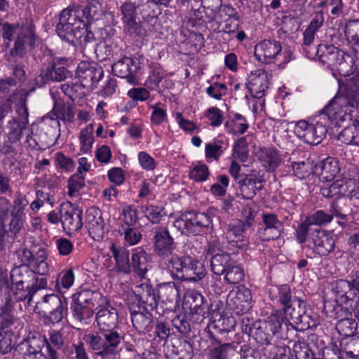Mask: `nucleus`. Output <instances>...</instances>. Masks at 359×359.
I'll use <instances>...</instances> for the list:
<instances>
[{
  "mask_svg": "<svg viewBox=\"0 0 359 359\" xmlns=\"http://www.w3.org/2000/svg\"><path fill=\"white\" fill-rule=\"evenodd\" d=\"M96 322L100 332L85 334L83 339L97 356L106 358L116 355L123 348L137 352L140 339L118 328V314L115 308L110 305L100 308L96 313Z\"/></svg>",
  "mask_w": 359,
  "mask_h": 359,
  "instance_id": "f257e3e1",
  "label": "nucleus"
},
{
  "mask_svg": "<svg viewBox=\"0 0 359 359\" xmlns=\"http://www.w3.org/2000/svg\"><path fill=\"white\" fill-rule=\"evenodd\" d=\"M2 37L8 42L15 40L10 55L20 58L24 57L27 52L34 49L38 41L35 26L31 20H26L21 25L4 23L2 27ZM8 46L9 43L7 44V46Z\"/></svg>",
  "mask_w": 359,
  "mask_h": 359,
  "instance_id": "f03ea898",
  "label": "nucleus"
},
{
  "mask_svg": "<svg viewBox=\"0 0 359 359\" xmlns=\"http://www.w3.org/2000/svg\"><path fill=\"white\" fill-rule=\"evenodd\" d=\"M104 302L102 294L97 290H83L72 296L70 309L74 319L88 324L94 314V309Z\"/></svg>",
  "mask_w": 359,
  "mask_h": 359,
  "instance_id": "7ed1b4c3",
  "label": "nucleus"
},
{
  "mask_svg": "<svg viewBox=\"0 0 359 359\" xmlns=\"http://www.w3.org/2000/svg\"><path fill=\"white\" fill-rule=\"evenodd\" d=\"M167 266L172 276L181 280L197 281L205 275V269L198 260L189 256L172 255L168 258Z\"/></svg>",
  "mask_w": 359,
  "mask_h": 359,
  "instance_id": "20e7f679",
  "label": "nucleus"
},
{
  "mask_svg": "<svg viewBox=\"0 0 359 359\" xmlns=\"http://www.w3.org/2000/svg\"><path fill=\"white\" fill-rule=\"evenodd\" d=\"M11 203L6 198H0V250L11 245L21 235L23 218L8 214Z\"/></svg>",
  "mask_w": 359,
  "mask_h": 359,
  "instance_id": "39448f33",
  "label": "nucleus"
},
{
  "mask_svg": "<svg viewBox=\"0 0 359 359\" xmlns=\"http://www.w3.org/2000/svg\"><path fill=\"white\" fill-rule=\"evenodd\" d=\"M284 323V316L281 311H276L266 320L254 322L252 337L257 343L273 346L276 335L278 334Z\"/></svg>",
  "mask_w": 359,
  "mask_h": 359,
  "instance_id": "423d86ee",
  "label": "nucleus"
},
{
  "mask_svg": "<svg viewBox=\"0 0 359 359\" xmlns=\"http://www.w3.org/2000/svg\"><path fill=\"white\" fill-rule=\"evenodd\" d=\"M77 12L76 8L70 7L64 9L60 14L59 22L56 26L57 35L71 44H74L75 38H80L79 29L85 23Z\"/></svg>",
  "mask_w": 359,
  "mask_h": 359,
  "instance_id": "0eeeda50",
  "label": "nucleus"
},
{
  "mask_svg": "<svg viewBox=\"0 0 359 359\" xmlns=\"http://www.w3.org/2000/svg\"><path fill=\"white\" fill-rule=\"evenodd\" d=\"M211 223L210 217L204 212L187 211L175 219L173 225L182 234L196 235L203 228H208Z\"/></svg>",
  "mask_w": 359,
  "mask_h": 359,
  "instance_id": "6e6552de",
  "label": "nucleus"
},
{
  "mask_svg": "<svg viewBox=\"0 0 359 359\" xmlns=\"http://www.w3.org/2000/svg\"><path fill=\"white\" fill-rule=\"evenodd\" d=\"M348 107H351V106L347 103L340 104L338 100V95H336L320 111V119L327 118L331 122V124L335 126H346V123L353 121L352 120Z\"/></svg>",
  "mask_w": 359,
  "mask_h": 359,
  "instance_id": "1a4fd4ad",
  "label": "nucleus"
},
{
  "mask_svg": "<svg viewBox=\"0 0 359 359\" xmlns=\"http://www.w3.org/2000/svg\"><path fill=\"white\" fill-rule=\"evenodd\" d=\"M327 127L322 121L309 124L304 120L297 122L294 133L298 138L309 144L317 145L322 142L327 133Z\"/></svg>",
  "mask_w": 359,
  "mask_h": 359,
  "instance_id": "9d476101",
  "label": "nucleus"
},
{
  "mask_svg": "<svg viewBox=\"0 0 359 359\" xmlns=\"http://www.w3.org/2000/svg\"><path fill=\"white\" fill-rule=\"evenodd\" d=\"M151 235L153 249L156 255L162 259H168L170 257L175 249V243L167 227L156 226L151 229Z\"/></svg>",
  "mask_w": 359,
  "mask_h": 359,
  "instance_id": "9b49d317",
  "label": "nucleus"
},
{
  "mask_svg": "<svg viewBox=\"0 0 359 359\" xmlns=\"http://www.w3.org/2000/svg\"><path fill=\"white\" fill-rule=\"evenodd\" d=\"M76 76L84 88L94 90L103 78L104 70L95 62L81 61L77 66Z\"/></svg>",
  "mask_w": 359,
  "mask_h": 359,
  "instance_id": "f8f14e48",
  "label": "nucleus"
},
{
  "mask_svg": "<svg viewBox=\"0 0 359 359\" xmlns=\"http://www.w3.org/2000/svg\"><path fill=\"white\" fill-rule=\"evenodd\" d=\"M68 60L65 57L55 58L47 67L41 69L36 81L41 83L49 81H62L70 76V72L67 69Z\"/></svg>",
  "mask_w": 359,
  "mask_h": 359,
  "instance_id": "ddd939ff",
  "label": "nucleus"
},
{
  "mask_svg": "<svg viewBox=\"0 0 359 359\" xmlns=\"http://www.w3.org/2000/svg\"><path fill=\"white\" fill-rule=\"evenodd\" d=\"M135 306L141 309L154 310L158 304L157 292L151 285L144 283L135 286L133 295L128 299Z\"/></svg>",
  "mask_w": 359,
  "mask_h": 359,
  "instance_id": "4468645a",
  "label": "nucleus"
},
{
  "mask_svg": "<svg viewBox=\"0 0 359 359\" xmlns=\"http://www.w3.org/2000/svg\"><path fill=\"white\" fill-rule=\"evenodd\" d=\"M16 254L20 259V264H29V266L36 270L38 275L45 276L48 273L49 267L46 262L48 254L46 248H39L35 254L27 248H20Z\"/></svg>",
  "mask_w": 359,
  "mask_h": 359,
  "instance_id": "2eb2a0df",
  "label": "nucleus"
},
{
  "mask_svg": "<svg viewBox=\"0 0 359 359\" xmlns=\"http://www.w3.org/2000/svg\"><path fill=\"white\" fill-rule=\"evenodd\" d=\"M309 58L318 60L327 68L332 69L336 65L339 55H341L342 50L332 44L320 43L313 46L311 51H308Z\"/></svg>",
  "mask_w": 359,
  "mask_h": 359,
  "instance_id": "dca6fc26",
  "label": "nucleus"
},
{
  "mask_svg": "<svg viewBox=\"0 0 359 359\" xmlns=\"http://www.w3.org/2000/svg\"><path fill=\"white\" fill-rule=\"evenodd\" d=\"M264 226L259 228L257 233L263 241L278 239L283 231V223L273 213H263Z\"/></svg>",
  "mask_w": 359,
  "mask_h": 359,
  "instance_id": "f3484780",
  "label": "nucleus"
},
{
  "mask_svg": "<svg viewBox=\"0 0 359 359\" xmlns=\"http://www.w3.org/2000/svg\"><path fill=\"white\" fill-rule=\"evenodd\" d=\"M252 294L245 286L232 290L227 296L226 303L229 308L237 314L244 313L251 308Z\"/></svg>",
  "mask_w": 359,
  "mask_h": 359,
  "instance_id": "a211bd4d",
  "label": "nucleus"
},
{
  "mask_svg": "<svg viewBox=\"0 0 359 359\" xmlns=\"http://www.w3.org/2000/svg\"><path fill=\"white\" fill-rule=\"evenodd\" d=\"M264 182V176L260 175L256 170L245 174L243 180H241L238 184L242 198L248 200L252 199L257 191L263 189Z\"/></svg>",
  "mask_w": 359,
  "mask_h": 359,
  "instance_id": "6ab92c4d",
  "label": "nucleus"
},
{
  "mask_svg": "<svg viewBox=\"0 0 359 359\" xmlns=\"http://www.w3.org/2000/svg\"><path fill=\"white\" fill-rule=\"evenodd\" d=\"M111 69L116 76L126 79L128 83L135 84L137 83L135 75L140 69V62L138 59L123 56L112 65Z\"/></svg>",
  "mask_w": 359,
  "mask_h": 359,
  "instance_id": "aec40b11",
  "label": "nucleus"
},
{
  "mask_svg": "<svg viewBox=\"0 0 359 359\" xmlns=\"http://www.w3.org/2000/svg\"><path fill=\"white\" fill-rule=\"evenodd\" d=\"M359 74H353V76L346 79L344 87H340L338 100L340 104L347 103L352 108L359 105Z\"/></svg>",
  "mask_w": 359,
  "mask_h": 359,
  "instance_id": "412c9836",
  "label": "nucleus"
},
{
  "mask_svg": "<svg viewBox=\"0 0 359 359\" xmlns=\"http://www.w3.org/2000/svg\"><path fill=\"white\" fill-rule=\"evenodd\" d=\"M37 271L29 264H24L15 266L11 271L12 283L24 284L27 287L39 285L40 278L37 276Z\"/></svg>",
  "mask_w": 359,
  "mask_h": 359,
  "instance_id": "4be33fe9",
  "label": "nucleus"
},
{
  "mask_svg": "<svg viewBox=\"0 0 359 359\" xmlns=\"http://www.w3.org/2000/svg\"><path fill=\"white\" fill-rule=\"evenodd\" d=\"M282 46L280 42L271 39H264L255 46V55L258 60L270 64L280 53Z\"/></svg>",
  "mask_w": 359,
  "mask_h": 359,
  "instance_id": "5701e85b",
  "label": "nucleus"
},
{
  "mask_svg": "<svg viewBox=\"0 0 359 359\" xmlns=\"http://www.w3.org/2000/svg\"><path fill=\"white\" fill-rule=\"evenodd\" d=\"M83 211L79 207L69 203L62 205V226L65 230L76 231L83 226Z\"/></svg>",
  "mask_w": 359,
  "mask_h": 359,
  "instance_id": "b1692460",
  "label": "nucleus"
},
{
  "mask_svg": "<svg viewBox=\"0 0 359 359\" xmlns=\"http://www.w3.org/2000/svg\"><path fill=\"white\" fill-rule=\"evenodd\" d=\"M133 326L140 332H149L151 329L153 316L149 309L136 308L135 304L128 302Z\"/></svg>",
  "mask_w": 359,
  "mask_h": 359,
  "instance_id": "393cba45",
  "label": "nucleus"
},
{
  "mask_svg": "<svg viewBox=\"0 0 359 359\" xmlns=\"http://www.w3.org/2000/svg\"><path fill=\"white\" fill-rule=\"evenodd\" d=\"M168 346L170 359H192L194 355L192 344L182 337H171Z\"/></svg>",
  "mask_w": 359,
  "mask_h": 359,
  "instance_id": "a878e982",
  "label": "nucleus"
},
{
  "mask_svg": "<svg viewBox=\"0 0 359 359\" xmlns=\"http://www.w3.org/2000/svg\"><path fill=\"white\" fill-rule=\"evenodd\" d=\"M313 233L316 234L313 237L314 252L321 257L327 256L334 250L336 238L332 234L320 229H315Z\"/></svg>",
  "mask_w": 359,
  "mask_h": 359,
  "instance_id": "bb28decb",
  "label": "nucleus"
},
{
  "mask_svg": "<svg viewBox=\"0 0 359 359\" xmlns=\"http://www.w3.org/2000/svg\"><path fill=\"white\" fill-rule=\"evenodd\" d=\"M253 97L260 99L265 96L269 87L268 76L264 70L258 69L252 72L246 84Z\"/></svg>",
  "mask_w": 359,
  "mask_h": 359,
  "instance_id": "cd10ccee",
  "label": "nucleus"
},
{
  "mask_svg": "<svg viewBox=\"0 0 359 359\" xmlns=\"http://www.w3.org/2000/svg\"><path fill=\"white\" fill-rule=\"evenodd\" d=\"M47 285L46 278H40L39 285L27 287L26 285L18 283H12L11 290L16 301L22 302L27 300L29 304L32 301L33 296L39 290L44 289Z\"/></svg>",
  "mask_w": 359,
  "mask_h": 359,
  "instance_id": "c85d7f7f",
  "label": "nucleus"
},
{
  "mask_svg": "<svg viewBox=\"0 0 359 359\" xmlns=\"http://www.w3.org/2000/svg\"><path fill=\"white\" fill-rule=\"evenodd\" d=\"M214 244L212 243L210 245L209 252L208 254L211 255L210 258V267L211 271L213 272L215 275L222 276L223 273H225V271L230 267L232 262H234L231 255L226 252L222 253H214V250L212 249V245Z\"/></svg>",
  "mask_w": 359,
  "mask_h": 359,
  "instance_id": "c756f323",
  "label": "nucleus"
},
{
  "mask_svg": "<svg viewBox=\"0 0 359 359\" xmlns=\"http://www.w3.org/2000/svg\"><path fill=\"white\" fill-rule=\"evenodd\" d=\"M110 250L116 262L117 271L126 275L130 274L132 271L130 251L125 247L116 246L114 244L111 245Z\"/></svg>",
  "mask_w": 359,
  "mask_h": 359,
  "instance_id": "7c9ffc66",
  "label": "nucleus"
},
{
  "mask_svg": "<svg viewBox=\"0 0 359 359\" xmlns=\"http://www.w3.org/2000/svg\"><path fill=\"white\" fill-rule=\"evenodd\" d=\"M149 257L147 252L142 248H137L132 251L131 269L136 273L140 278H144L149 270Z\"/></svg>",
  "mask_w": 359,
  "mask_h": 359,
  "instance_id": "2f4dec72",
  "label": "nucleus"
},
{
  "mask_svg": "<svg viewBox=\"0 0 359 359\" xmlns=\"http://www.w3.org/2000/svg\"><path fill=\"white\" fill-rule=\"evenodd\" d=\"M307 307V304L302 299H294L293 304L288 305L283 308L284 322L285 325H290L292 327L297 322L299 321V318L302 315V313Z\"/></svg>",
  "mask_w": 359,
  "mask_h": 359,
  "instance_id": "473e14b6",
  "label": "nucleus"
},
{
  "mask_svg": "<svg viewBox=\"0 0 359 359\" xmlns=\"http://www.w3.org/2000/svg\"><path fill=\"white\" fill-rule=\"evenodd\" d=\"M331 290L335 295V302L341 304H346L353 300L348 280L339 279L330 284Z\"/></svg>",
  "mask_w": 359,
  "mask_h": 359,
  "instance_id": "72a5a7b5",
  "label": "nucleus"
},
{
  "mask_svg": "<svg viewBox=\"0 0 359 359\" xmlns=\"http://www.w3.org/2000/svg\"><path fill=\"white\" fill-rule=\"evenodd\" d=\"M320 178L322 181L331 182L340 172L339 162L337 159L328 157L320 165Z\"/></svg>",
  "mask_w": 359,
  "mask_h": 359,
  "instance_id": "f704fd0d",
  "label": "nucleus"
},
{
  "mask_svg": "<svg viewBox=\"0 0 359 359\" xmlns=\"http://www.w3.org/2000/svg\"><path fill=\"white\" fill-rule=\"evenodd\" d=\"M320 323L318 316L307 307L299 318V321L295 323L293 328L297 331H306L309 329L316 327Z\"/></svg>",
  "mask_w": 359,
  "mask_h": 359,
  "instance_id": "c9c22d12",
  "label": "nucleus"
},
{
  "mask_svg": "<svg viewBox=\"0 0 359 359\" xmlns=\"http://www.w3.org/2000/svg\"><path fill=\"white\" fill-rule=\"evenodd\" d=\"M158 301L163 303L177 302L179 298V290L174 282L163 283L158 285Z\"/></svg>",
  "mask_w": 359,
  "mask_h": 359,
  "instance_id": "e433bc0d",
  "label": "nucleus"
},
{
  "mask_svg": "<svg viewBox=\"0 0 359 359\" xmlns=\"http://www.w3.org/2000/svg\"><path fill=\"white\" fill-rule=\"evenodd\" d=\"M338 140L346 144H354L357 146L359 140V122L357 119L353 120L351 125L344 126V128L339 133Z\"/></svg>",
  "mask_w": 359,
  "mask_h": 359,
  "instance_id": "4c0bfd02",
  "label": "nucleus"
},
{
  "mask_svg": "<svg viewBox=\"0 0 359 359\" xmlns=\"http://www.w3.org/2000/svg\"><path fill=\"white\" fill-rule=\"evenodd\" d=\"M346 177L335 180L332 184H327L321 187L320 193L326 198H331L338 194L347 193Z\"/></svg>",
  "mask_w": 359,
  "mask_h": 359,
  "instance_id": "58836bf2",
  "label": "nucleus"
},
{
  "mask_svg": "<svg viewBox=\"0 0 359 359\" xmlns=\"http://www.w3.org/2000/svg\"><path fill=\"white\" fill-rule=\"evenodd\" d=\"M260 158L269 171H274L280 164L281 158L274 148H263L260 150Z\"/></svg>",
  "mask_w": 359,
  "mask_h": 359,
  "instance_id": "ea45409f",
  "label": "nucleus"
},
{
  "mask_svg": "<svg viewBox=\"0 0 359 359\" xmlns=\"http://www.w3.org/2000/svg\"><path fill=\"white\" fill-rule=\"evenodd\" d=\"M336 69L340 75L343 76H348L353 74L355 67L354 65L353 57L342 50L341 55H339L336 65L332 69Z\"/></svg>",
  "mask_w": 359,
  "mask_h": 359,
  "instance_id": "a19ab883",
  "label": "nucleus"
},
{
  "mask_svg": "<svg viewBox=\"0 0 359 359\" xmlns=\"http://www.w3.org/2000/svg\"><path fill=\"white\" fill-rule=\"evenodd\" d=\"M43 301L46 303V309L49 312H67V299L63 296L60 297L54 294L46 295Z\"/></svg>",
  "mask_w": 359,
  "mask_h": 359,
  "instance_id": "79ce46f5",
  "label": "nucleus"
},
{
  "mask_svg": "<svg viewBox=\"0 0 359 359\" xmlns=\"http://www.w3.org/2000/svg\"><path fill=\"white\" fill-rule=\"evenodd\" d=\"M330 212L332 214L333 217H336L341 220H347L348 215L351 212L350 204L344 198H336L330 205Z\"/></svg>",
  "mask_w": 359,
  "mask_h": 359,
  "instance_id": "37998d69",
  "label": "nucleus"
},
{
  "mask_svg": "<svg viewBox=\"0 0 359 359\" xmlns=\"http://www.w3.org/2000/svg\"><path fill=\"white\" fill-rule=\"evenodd\" d=\"M82 13L83 17L88 20L87 23H90L91 21L98 20L102 16L104 11L102 4L97 0H88L82 9Z\"/></svg>",
  "mask_w": 359,
  "mask_h": 359,
  "instance_id": "c03bdc74",
  "label": "nucleus"
},
{
  "mask_svg": "<svg viewBox=\"0 0 359 359\" xmlns=\"http://www.w3.org/2000/svg\"><path fill=\"white\" fill-rule=\"evenodd\" d=\"M234 12V9L231 6H224L220 8L219 11L215 14V18H221L222 13H224L229 15V18L225 20L224 28L222 30L219 29L217 27V30L215 29L217 33H223L226 35H229L231 33H235L238 30V24L233 20L231 16L233 15Z\"/></svg>",
  "mask_w": 359,
  "mask_h": 359,
  "instance_id": "a18cd8bd",
  "label": "nucleus"
},
{
  "mask_svg": "<svg viewBox=\"0 0 359 359\" xmlns=\"http://www.w3.org/2000/svg\"><path fill=\"white\" fill-rule=\"evenodd\" d=\"M224 281L230 285L238 284L245 277L244 270L236 261L232 262L230 267L223 273Z\"/></svg>",
  "mask_w": 359,
  "mask_h": 359,
  "instance_id": "49530a36",
  "label": "nucleus"
},
{
  "mask_svg": "<svg viewBox=\"0 0 359 359\" xmlns=\"http://www.w3.org/2000/svg\"><path fill=\"white\" fill-rule=\"evenodd\" d=\"M228 147V142L222 140H215L205 145V154L207 158L218 161L220 156Z\"/></svg>",
  "mask_w": 359,
  "mask_h": 359,
  "instance_id": "de8ad7c7",
  "label": "nucleus"
},
{
  "mask_svg": "<svg viewBox=\"0 0 359 359\" xmlns=\"http://www.w3.org/2000/svg\"><path fill=\"white\" fill-rule=\"evenodd\" d=\"M18 323V319L15 317L11 311L8 308L4 309L0 314V331L5 334L10 333L12 330L16 329V324Z\"/></svg>",
  "mask_w": 359,
  "mask_h": 359,
  "instance_id": "09e8293b",
  "label": "nucleus"
},
{
  "mask_svg": "<svg viewBox=\"0 0 359 359\" xmlns=\"http://www.w3.org/2000/svg\"><path fill=\"white\" fill-rule=\"evenodd\" d=\"M358 327L357 322L353 318H343L338 321L336 329L340 335L345 337V339L354 337L355 332Z\"/></svg>",
  "mask_w": 359,
  "mask_h": 359,
  "instance_id": "8fccbe9b",
  "label": "nucleus"
},
{
  "mask_svg": "<svg viewBox=\"0 0 359 359\" xmlns=\"http://www.w3.org/2000/svg\"><path fill=\"white\" fill-rule=\"evenodd\" d=\"M341 348L347 357L359 359V336L342 339Z\"/></svg>",
  "mask_w": 359,
  "mask_h": 359,
  "instance_id": "3c124183",
  "label": "nucleus"
},
{
  "mask_svg": "<svg viewBox=\"0 0 359 359\" xmlns=\"http://www.w3.org/2000/svg\"><path fill=\"white\" fill-rule=\"evenodd\" d=\"M47 339L42 337L39 334L29 336L25 342L22 344L27 347V351L25 353H43L41 352L42 348L46 345Z\"/></svg>",
  "mask_w": 359,
  "mask_h": 359,
  "instance_id": "603ef678",
  "label": "nucleus"
},
{
  "mask_svg": "<svg viewBox=\"0 0 359 359\" xmlns=\"http://www.w3.org/2000/svg\"><path fill=\"white\" fill-rule=\"evenodd\" d=\"M149 26L148 22L143 23L137 22L136 19L130 20L124 23V27L126 32L131 36H142L147 34V28Z\"/></svg>",
  "mask_w": 359,
  "mask_h": 359,
  "instance_id": "864d4df0",
  "label": "nucleus"
},
{
  "mask_svg": "<svg viewBox=\"0 0 359 359\" xmlns=\"http://www.w3.org/2000/svg\"><path fill=\"white\" fill-rule=\"evenodd\" d=\"M185 302L192 312L200 313L203 310V297L198 292L193 291L187 294Z\"/></svg>",
  "mask_w": 359,
  "mask_h": 359,
  "instance_id": "5fc2aeb1",
  "label": "nucleus"
},
{
  "mask_svg": "<svg viewBox=\"0 0 359 359\" xmlns=\"http://www.w3.org/2000/svg\"><path fill=\"white\" fill-rule=\"evenodd\" d=\"M93 125L86 127L80 132L79 140L81 142V150L83 152H88L90 150L94 142Z\"/></svg>",
  "mask_w": 359,
  "mask_h": 359,
  "instance_id": "6e6d98bb",
  "label": "nucleus"
},
{
  "mask_svg": "<svg viewBox=\"0 0 359 359\" xmlns=\"http://www.w3.org/2000/svg\"><path fill=\"white\" fill-rule=\"evenodd\" d=\"M278 302L284 307L293 304L294 299H299L300 297L292 296L290 287L287 285H281L278 288Z\"/></svg>",
  "mask_w": 359,
  "mask_h": 359,
  "instance_id": "4d7b16f0",
  "label": "nucleus"
},
{
  "mask_svg": "<svg viewBox=\"0 0 359 359\" xmlns=\"http://www.w3.org/2000/svg\"><path fill=\"white\" fill-rule=\"evenodd\" d=\"M210 350V359H229L228 355L230 351H234V346L231 343L221 344Z\"/></svg>",
  "mask_w": 359,
  "mask_h": 359,
  "instance_id": "13d9d810",
  "label": "nucleus"
},
{
  "mask_svg": "<svg viewBox=\"0 0 359 359\" xmlns=\"http://www.w3.org/2000/svg\"><path fill=\"white\" fill-rule=\"evenodd\" d=\"M119 232L124 235L125 241L130 245L137 244L142 238L140 231L134 227H126L121 225Z\"/></svg>",
  "mask_w": 359,
  "mask_h": 359,
  "instance_id": "bf43d9fd",
  "label": "nucleus"
},
{
  "mask_svg": "<svg viewBox=\"0 0 359 359\" xmlns=\"http://www.w3.org/2000/svg\"><path fill=\"white\" fill-rule=\"evenodd\" d=\"M233 157L245 162L248 157V144L245 137L239 138L233 144Z\"/></svg>",
  "mask_w": 359,
  "mask_h": 359,
  "instance_id": "052dcab7",
  "label": "nucleus"
},
{
  "mask_svg": "<svg viewBox=\"0 0 359 359\" xmlns=\"http://www.w3.org/2000/svg\"><path fill=\"white\" fill-rule=\"evenodd\" d=\"M144 212L147 218L153 224H158L165 215L163 207L154 205H147Z\"/></svg>",
  "mask_w": 359,
  "mask_h": 359,
  "instance_id": "680f3d73",
  "label": "nucleus"
},
{
  "mask_svg": "<svg viewBox=\"0 0 359 359\" xmlns=\"http://www.w3.org/2000/svg\"><path fill=\"white\" fill-rule=\"evenodd\" d=\"M85 187V178L81 173L76 172L68 180L69 195L74 196L76 192L79 191Z\"/></svg>",
  "mask_w": 359,
  "mask_h": 359,
  "instance_id": "e2e57ef3",
  "label": "nucleus"
},
{
  "mask_svg": "<svg viewBox=\"0 0 359 359\" xmlns=\"http://www.w3.org/2000/svg\"><path fill=\"white\" fill-rule=\"evenodd\" d=\"M345 36L349 43L359 40V20H352L346 22Z\"/></svg>",
  "mask_w": 359,
  "mask_h": 359,
  "instance_id": "0e129e2a",
  "label": "nucleus"
},
{
  "mask_svg": "<svg viewBox=\"0 0 359 359\" xmlns=\"http://www.w3.org/2000/svg\"><path fill=\"white\" fill-rule=\"evenodd\" d=\"M154 335L159 341H163L164 344L167 342L169 337L171 338L175 337L171 333L169 325L164 322H158L156 324Z\"/></svg>",
  "mask_w": 359,
  "mask_h": 359,
  "instance_id": "69168bd1",
  "label": "nucleus"
},
{
  "mask_svg": "<svg viewBox=\"0 0 359 359\" xmlns=\"http://www.w3.org/2000/svg\"><path fill=\"white\" fill-rule=\"evenodd\" d=\"M308 221L313 224V225H325L332 222L333 219L332 214L326 213L323 210H317L311 215L308 216Z\"/></svg>",
  "mask_w": 359,
  "mask_h": 359,
  "instance_id": "338daca9",
  "label": "nucleus"
},
{
  "mask_svg": "<svg viewBox=\"0 0 359 359\" xmlns=\"http://www.w3.org/2000/svg\"><path fill=\"white\" fill-rule=\"evenodd\" d=\"M28 203L29 202L26 199L25 196L22 195L20 193H18L15 195V199L13 201V205L11 215L22 218L25 215V208L28 205Z\"/></svg>",
  "mask_w": 359,
  "mask_h": 359,
  "instance_id": "774afa93",
  "label": "nucleus"
}]
</instances>
